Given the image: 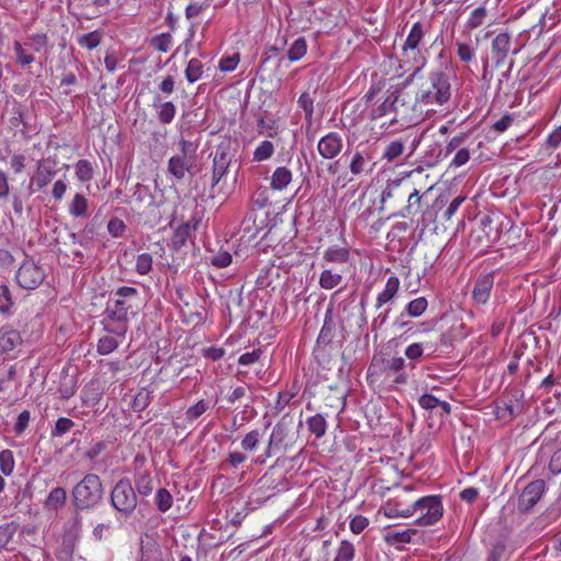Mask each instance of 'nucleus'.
Instances as JSON below:
<instances>
[{"label": "nucleus", "instance_id": "nucleus-1", "mask_svg": "<svg viewBox=\"0 0 561 561\" xmlns=\"http://www.w3.org/2000/svg\"><path fill=\"white\" fill-rule=\"evenodd\" d=\"M72 505L77 511L94 510L103 503L104 486L95 473H87L71 491Z\"/></svg>", "mask_w": 561, "mask_h": 561}, {"label": "nucleus", "instance_id": "nucleus-2", "mask_svg": "<svg viewBox=\"0 0 561 561\" xmlns=\"http://www.w3.org/2000/svg\"><path fill=\"white\" fill-rule=\"evenodd\" d=\"M415 512H420V516L415 520V524L421 526H431L436 524L443 517V503L442 496L439 495H428L419 499L414 502L412 506L407 508H399V505L396 504L393 507L389 508L388 516H400V517H410Z\"/></svg>", "mask_w": 561, "mask_h": 561}, {"label": "nucleus", "instance_id": "nucleus-3", "mask_svg": "<svg viewBox=\"0 0 561 561\" xmlns=\"http://www.w3.org/2000/svg\"><path fill=\"white\" fill-rule=\"evenodd\" d=\"M450 99L448 75L442 70L428 73L427 82L416 92L415 103L443 105Z\"/></svg>", "mask_w": 561, "mask_h": 561}, {"label": "nucleus", "instance_id": "nucleus-4", "mask_svg": "<svg viewBox=\"0 0 561 561\" xmlns=\"http://www.w3.org/2000/svg\"><path fill=\"white\" fill-rule=\"evenodd\" d=\"M113 297L108 300L105 314L112 320H119L123 317L128 318L129 310L137 307L138 290L135 287L123 286L112 293Z\"/></svg>", "mask_w": 561, "mask_h": 561}, {"label": "nucleus", "instance_id": "nucleus-5", "mask_svg": "<svg viewBox=\"0 0 561 561\" xmlns=\"http://www.w3.org/2000/svg\"><path fill=\"white\" fill-rule=\"evenodd\" d=\"M137 494L128 479L118 480L111 492L112 507L125 517H129L137 507Z\"/></svg>", "mask_w": 561, "mask_h": 561}, {"label": "nucleus", "instance_id": "nucleus-6", "mask_svg": "<svg viewBox=\"0 0 561 561\" xmlns=\"http://www.w3.org/2000/svg\"><path fill=\"white\" fill-rule=\"evenodd\" d=\"M293 425V417L285 414L272 430L265 455L270 457L274 451L287 446L286 439Z\"/></svg>", "mask_w": 561, "mask_h": 561}, {"label": "nucleus", "instance_id": "nucleus-7", "mask_svg": "<svg viewBox=\"0 0 561 561\" xmlns=\"http://www.w3.org/2000/svg\"><path fill=\"white\" fill-rule=\"evenodd\" d=\"M546 482L538 479L528 483L518 496L517 508L520 513H528L546 492Z\"/></svg>", "mask_w": 561, "mask_h": 561}, {"label": "nucleus", "instance_id": "nucleus-8", "mask_svg": "<svg viewBox=\"0 0 561 561\" xmlns=\"http://www.w3.org/2000/svg\"><path fill=\"white\" fill-rule=\"evenodd\" d=\"M43 270L32 261L24 262L16 272L18 284L25 289H35L44 280Z\"/></svg>", "mask_w": 561, "mask_h": 561}, {"label": "nucleus", "instance_id": "nucleus-9", "mask_svg": "<svg viewBox=\"0 0 561 561\" xmlns=\"http://www.w3.org/2000/svg\"><path fill=\"white\" fill-rule=\"evenodd\" d=\"M319 154L325 160L336 158L343 149L342 136L336 131H330L318 141Z\"/></svg>", "mask_w": 561, "mask_h": 561}, {"label": "nucleus", "instance_id": "nucleus-10", "mask_svg": "<svg viewBox=\"0 0 561 561\" xmlns=\"http://www.w3.org/2000/svg\"><path fill=\"white\" fill-rule=\"evenodd\" d=\"M494 285V274L484 273L480 274L474 282L472 289V299L479 304L484 305L490 298L491 290Z\"/></svg>", "mask_w": 561, "mask_h": 561}, {"label": "nucleus", "instance_id": "nucleus-11", "mask_svg": "<svg viewBox=\"0 0 561 561\" xmlns=\"http://www.w3.org/2000/svg\"><path fill=\"white\" fill-rule=\"evenodd\" d=\"M232 157L226 147L220 145L214 156L213 160V186L218 184V182L225 176L227 173L229 165L231 163Z\"/></svg>", "mask_w": 561, "mask_h": 561}, {"label": "nucleus", "instance_id": "nucleus-12", "mask_svg": "<svg viewBox=\"0 0 561 561\" xmlns=\"http://www.w3.org/2000/svg\"><path fill=\"white\" fill-rule=\"evenodd\" d=\"M427 306H428V304H427V300L425 297H419V298L411 300L407 305L404 311L401 312L399 314V317L396 319V321L393 322V325L398 327L400 329L404 328L409 323L405 320L407 316L417 318L425 312Z\"/></svg>", "mask_w": 561, "mask_h": 561}, {"label": "nucleus", "instance_id": "nucleus-13", "mask_svg": "<svg viewBox=\"0 0 561 561\" xmlns=\"http://www.w3.org/2000/svg\"><path fill=\"white\" fill-rule=\"evenodd\" d=\"M511 48V36L507 33L497 34L491 45L495 67H500L506 59Z\"/></svg>", "mask_w": 561, "mask_h": 561}, {"label": "nucleus", "instance_id": "nucleus-14", "mask_svg": "<svg viewBox=\"0 0 561 561\" xmlns=\"http://www.w3.org/2000/svg\"><path fill=\"white\" fill-rule=\"evenodd\" d=\"M56 174L54 170V164L48 161H38L37 169L35 175L32 178L30 183V190L33 192V186L35 185L37 190L44 188Z\"/></svg>", "mask_w": 561, "mask_h": 561}, {"label": "nucleus", "instance_id": "nucleus-15", "mask_svg": "<svg viewBox=\"0 0 561 561\" xmlns=\"http://www.w3.org/2000/svg\"><path fill=\"white\" fill-rule=\"evenodd\" d=\"M152 106L156 108L157 118L163 125H169L173 122L176 114V106L173 102H161L160 95H156Z\"/></svg>", "mask_w": 561, "mask_h": 561}, {"label": "nucleus", "instance_id": "nucleus-16", "mask_svg": "<svg viewBox=\"0 0 561 561\" xmlns=\"http://www.w3.org/2000/svg\"><path fill=\"white\" fill-rule=\"evenodd\" d=\"M193 160L182 157V156H173L168 161V171L171 173L176 180H183L186 172H191L193 165Z\"/></svg>", "mask_w": 561, "mask_h": 561}, {"label": "nucleus", "instance_id": "nucleus-17", "mask_svg": "<svg viewBox=\"0 0 561 561\" xmlns=\"http://www.w3.org/2000/svg\"><path fill=\"white\" fill-rule=\"evenodd\" d=\"M139 561H163L161 548L153 538L141 539Z\"/></svg>", "mask_w": 561, "mask_h": 561}, {"label": "nucleus", "instance_id": "nucleus-18", "mask_svg": "<svg viewBox=\"0 0 561 561\" xmlns=\"http://www.w3.org/2000/svg\"><path fill=\"white\" fill-rule=\"evenodd\" d=\"M399 104L403 106L405 102L400 100L399 93L394 91L377 108L371 112V119H377L391 112L398 113Z\"/></svg>", "mask_w": 561, "mask_h": 561}, {"label": "nucleus", "instance_id": "nucleus-19", "mask_svg": "<svg viewBox=\"0 0 561 561\" xmlns=\"http://www.w3.org/2000/svg\"><path fill=\"white\" fill-rule=\"evenodd\" d=\"M22 339L16 330L2 328L0 330V353L5 354L13 351Z\"/></svg>", "mask_w": 561, "mask_h": 561}, {"label": "nucleus", "instance_id": "nucleus-20", "mask_svg": "<svg viewBox=\"0 0 561 561\" xmlns=\"http://www.w3.org/2000/svg\"><path fill=\"white\" fill-rule=\"evenodd\" d=\"M198 221H187L180 225L173 233L172 247L175 250L181 249L190 238L192 231L196 230Z\"/></svg>", "mask_w": 561, "mask_h": 561}, {"label": "nucleus", "instance_id": "nucleus-21", "mask_svg": "<svg viewBox=\"0 0 561 561\" xmlns=\"http://www.w3.org/2000/svg\"><path fill=\"white\" fill-rule=\"evenodd\" d=\"M399 278L397 276H390L387 279L385 289L377 297L376 307L380 308L382 305L392 300L399 290Z\"/></svg>", "mask_w": 561, "mask_h": 561}, {"label": "nucleus", "instance_id": "nucleus-22", "mask_svg": "<svg viewBox=\"0 0 561 561\" xmlns=\"http://www.w3.org/2000/svg\"><path fill=\"white\" fill-rule=\"evenodd\" d=\"M422 210V196L420 195L419 190L414 188L413 192L409 194L408 205L398 213V216L402 218L413 217L421 213Z\"/></svg>", "mask_w": 561, "mask_h": 561}, {"label": "nucleus", "instance_id": "nucleus-23", "mask_svg": "<svg viewBox=\"0 0 561 561\" xmlns=\"http://www.w3.org/2000/svg\"><path fill=\"white\" fill-rule=\"evenodd\" d=\"M293 173L286 167H278L271 178V188L282 191L291 182Z\"/></svg>", "mask_w": 561, "mask_h": 561}, {"label": "nucleus", "instance_id": "nucleus-24", "mask_svg": "<svg viewBox=\"0 0 561 561\" xmlns=\"http://www.w3.org/2000/svg\"><path fill=\"white\" fill-rule=\"evenodd\" d=\"M334 321L332 318V310L328 309L324 316V322L318 336V344L328 345L333 339Z\"/></svg>", "mask_w": 561, "mask_h": 561}, {"label": "nucleus", "instance_id": "nucleus-25", "mask_svg": "<svg viewBox=\"0 0 561 561\" xmlns=\"http://www.w3.org/2000/svg\"><path fill=\"white\" fill-rule=\"evenodd\" d=\"M135 488L139 495L148 496L153 490V478L148 471L135 476Z\"/></svg>", "mask_w": 561, "mask_h": 561}, {"label": "nucleus", "instance_id": "nucleus-26", "mask_svg": "<svg viewBox=\"0 0 561 561\" xmlns=\"http://www.w3.org/2000/svg\"><path fill=\"white\" fill-rule=\"evenodd\" d=\"M416 534L413 528H408L401 531L388 530L385 534V540L389 545L408 543L411 542L412 537Z\"/></svg>", "mask_w": 561, "mask_h": 561}, {"label": "nucleus", "instance_id": "nucleus-27", "mask_svg": "<svg viewBox=\"0 0 561 561\" xmlns=\"http://www.w3.org/2000/svg\"><path fill=\"white\" fill-rule=\"evenodd\" d=\"M67 493L66 490L61 486L54 488L46 501L45 507L48 510L57 511L59 507L64 506L66 503Z\"/></svg>", "mask_w": 561, "mask_h": 561}, {"label": "nucleus", "instance_id": "nucleus-28", "mask_svg": "<svg viewBox=\"0 0 561 561\" xmlns=\"http://www.w3.org/2000/svg\"><path fill=\"white\" fill-rule=\"evenodd\" d=\"M370 156L360 150H356L350 162V171L353 175H360L366 170V165Z\"/></svg>", "mask_w": 561, "mask_h": 561}, {"label": "nucleus", "instance_id": "nucleus-29", "mask_svg": "<svg viewBox=\"0 0 561 561\" xmlns=\"http://www.w3.org/2000/svg\"><path fill=\"white\" fill-rule=\"evenodd\" d=\"M343 276L340 273L333 272L330 268L323 270L320 278L319 285L323 289H333L342 283Z\"/></svg>", "mask_w": 561, "mask_h": 561}, {"label": "nucleus", "instance_id": "nucleus-30", "mask_svg": "<svg viewBox=\"0 0 561 561\" xmlns=\"http://www.w3.org/2000/svg\"><path fill=\"white\" fill-rule=\"evenodd\" d=\"M102 38H103V31L95 30L93 32L82 34L81 36H79L78 44L81 47H84V48L91 50V49L96 48L101 44Z\"/></svg>", "mask_w": 561, "mask_h": 561}, {"label": "nucleus", "instance_id": "nucleus-31", "mask_svg": "<svg viewBox=\"0 0 561 561\" xmlns=\"http://www.w3.org/2000/svg\"><path fill=\"white\" fill-rule=\"evenodd\" d=\"M185 78L190 83L199 80L204 73V66L197 58H192L185 68Z\"/></svg>", "mask_w": 561, "mask_h": 561}, {"label": "nucleus", "instance_id": "nucleus-32", "mask_svg": "<svg viewBox=\"0 0 561 561\" xmlns=\"http://www.w3.org/2000/svg\"><path fill=\"white\" fill-rule=\"evenodd\" d=\"M308 430L317 437L321 438L327 432V421L322 414H316L307 420Z\"/></svg>", "mask_w": 561, "mask_h": 561}, {"label": "nucleus", "instance_id": "nucleus-33", "mask_svg": "<svg viewBox=\"0 0 561 561\" xmlns=\"http://www.w3.org/2000/svg\"><path fill=\"white\" fill-rule=\"evenodd\" d=\"M323 259L331 263H346L350 251L346 248H329L324 251Z\"/></svg>", "mask_w": 561, "mask_h": 561}, {"label": "nucleus", "instance_id": "nucleus-34", "mask_svg": "<svg viewBox=\"0 0 561 561\" xmlns=\"http://www.w3.org/2000/svg\"><path fill=\"white\" fill-rule=\"evenodd\" d=\"M154 504L159 512L165 513L171 508L173 504V496L167 489L160 488L156 493Z\"/></svg>", "mask_w": 561, "mask_h": 561}, {"label": "nucleus", "instance_id": "nucleus-35", "mask_svg": "<svg viewBox=\"0 0 561 561\" xmlns=\"http://www.w3.org/2000/svg\"><path fill=\"white\" fill-rule=\"evenodd\" d=\"M127 320L128 318H122L119 320H112L110 318L104 319V329L114 335L124 336L127 332Z\"/></svg>", "mask_w": 561, "mask_h": 561}, {"label": "nucleus", "instance_id": "nucleus-36", "mask_svg": "<svg viewBox=\"0 0 561 561\" xmlns=\"http://www.w3.org/2000/svg\"><path fill=\"white\" fill-rule=\"evenodd\" d=\"M423 35H424V33H423L421 23L417 22V23L413 24V26L404 42L403 50L415 49L419 46Z\"/></svg>", "mask_w": 561, "mask_h": 561}, {"label": "nucleus", "instance_id": "nucleus-37", "mask_svg": "<svg viewBox=\"0 0 561 561\" xmlns=\"http://www.w3.org/2000/svg\"><path fill=\"white\" fill-rule=\"evenodd\" d=\"M69 211L75 217H85L88 214V201L82 194H76L69 205Z\"/></svg>", "mask_w": 561, "mask_h": 561}, {"label": "nucleus", "instance_id": "nucleus-38", "mask_svg": "<svg viewBox=\"0 0 561 561\" xmlns=\"http://www.w3.org/2000/svg\"><path fill=\"white\" fill-rule=\"evenodd\" d=\"M307 51V43L304 37H298L289 47L287 51V58L290 61H297L301 59Z\"/></svg>", "mask_w": 561, "mask_h": 561}, {"label": "nucleus", "instance_id": "nucleus-39", "mask_svg": "<svg viewBox=\"0 0 561 561\" xmlns=\"http://www.w3.org/2000/svg\"><path fill=\"white\" fill-rule=\"evenodd\" d=\"M404 151V142L401 139L391 141L383 150L382 159L393 161Z\"/></svg>", "mask_w": 561, "mask_h": 561}, {"label": "nucleus", "instance_id": "nucleus-40", "mask_svg": "<svg viewBox=\"0 0 561 561\" xmlns=\"http://www.w3.org/2000/svg\"><path fill=\"white\" fill-rule=\"evenodd\" d=\"M355 556L354 545L347 540H343L336 551L333 561H352Z\"/></svg>", "mask_w": 561, "mask_h": 561}, {"label": "nucleus", "instance_id": "nucleus-41", "mask_svg": "<svg viewBox=\"0 0 561 561\" xmlns=\"http://www.w3.org/2000/svg\"><path fill=\"white\" fill-rule=\"evenodd\" d=\"M274 152V145L270 140H264L254 150L253 160L261 162L272 157Z\"/></svg>", "mask_w": 561, "mask_h": 561}, {"label": "nucleus", "instance_id": "nucleus-42", "mask_svg": "<svg viewBox=\"0 0 561 561\" xmlns=\"http://www.w3.org/2000/svg\"><path fill=\"white\" fill-rule=\"evenodd\" d=\"M486 15L488 11L484 7L474 9L467 21V27L470 30L478 28L484 23Z\"/></svg>", "mask_w": 561, "mask_h": 561}, {"label": "nucleus", "instance_id": "nucleus-43", "mask_svg": "<svg viewBox=\"0 0 561 561\" xmlns=\"http://www.w3.org/2000/svg\"><path fill=\"white\" fill-rule=\"evenodd\" d=\"M76 175L81 182H88L93 178V168L88 160H79L76 164Z\"/></svg>", "mask_w": 561, "mask_h": 561}, {"label": "nucleus", "instance_id": "nucleus-44", "mask_svg": "<svg viewBox=\"0 0 561 561\" xmlns=\"http://www.w3.org/2000/svg\"><path fill=\"white\" fill-rule=\"evenodd\" d=\"M197 148H198V145L195 141L185 139L183 137L180 138V140H179V149L181 152L180 156H182V157H185V158H188V159L195 161Z\"/></svg>", "mask_w": 561, "mask_h": 561}, {"label": "nucleus", "instance_id": "nucleus-45", "mask_svg": "<svg viewBox=\"0 0 561 561\" xmlns=\"http://www.w3.org/2000/svg\"><path fill=\"white\" fill-rule=\"evenodd\" d=\"M12 306L13 300L8 285L0 283V313H8Z\"/></svg>", "mask_w": 561, "mask_h": 561}, {"label": "nucleus", "instance_id": "nucleus-46", "mask_svg": "<svg viewBox=\"0 0 561 561\" xmlns=\"http://www.w3.org/2000/svg\"><path fill=\"white\" fill-rule=\"evenodd\" d=\"M14 469V457L13 453L9 449H4L0 453V470L3 474L10 476Z\"/></svg>", "mask_w": 561, "mask_h": 561}, {"label": "nucleus", "instance_id": "nucleus-47", "mask_svg": "<svg viewBox=\"0 0 561 561\" xmlns=\"http://www.w3.org/2000/svg\"><path fill=\"white\" fill-rule=\"evenodd\" d=\"M172 43V36L169 33H162L151 38L150 44L157 50L167 53L170 49Z\"/></svg>", "mask_w": 561, "mask_h": 561}, {"label": "nucleus", "instance_id": "nucleus-48", "mask_svg": "<svg viewBox=\"0 0 561 561\" xmlns=\"http://www.w3.org/2000/svg\"><path fill=\"white\" fill-rule=\"evenodd\" d=\"M13 50L16 55V62L22 67L28 66L35 60L34 56L26 53L22 44L18 41L13 44Z\"/></svg>", "mask_w": 561, "mask_h": 561}, {"label": "nucleus", "instance_id": "nucleus-49", "mask_svg": "<svg viewBox=\"0 0 561 561\" xmlns=\"http://www.w3.org/2000/svg\"><path fill=\"white\" fill-rule=\"evenodd\" d=\"M262 435L257 430L249 432L241 442V447L245 451H253L256 449Z\"/></svg>", "mask_w": 561, "mask_h": 561}, {"label": "nucleus", "instance_id": "nucleus-50", "mask_svg": "<svg viewBox=\"0 0 561 561\" xmlns=\"http://www.w3.org/2000/svg\"><path fill=\"white\" fill-rule=\"evenodd\" d=\"M75 426V422L68 417H59L51 430L53 437H60Z\"/></svg>", "mask_w": 561, "mask_h": 561}, {"label": "nucleus", "instance_id": "nucleus-51", "mask_svg": "<svg viewBox=\"0 0 561 561\" xmlns=\"http://www.w3.org/2000/svg\"><path fill=\"white\" fill-rule=\"evenodd\" d=\"M313 99L307 92H304L298 99V104L305 112V121L309 124L313 115Z\"/></svg>", "mask_w": 561, "mask_h": 561}, {"label": "nucleus", "instance_id": "nucleus-52", "mask_svg": "<svg viewBox=\"0 0 561 561\" xmlns=\"http://www.w3.org/2000/svg\"><path fill=\"white\" fill-rule=\"evenodd\" d=\"M118 347V342L113 336H103L99 340L98 352L101 355H107Z\"/></svg>", "mask_w": 561, "mask_h": 561}, {"label": "nucleus", "instance_id": "nucleus-53", "mask_svg": "<svg viewBox=\"0 0 561 561\" xmlns=\"http://www.w3.org/2000/svg\"><path fill=\"white\" fill-rule=\"evenodd\" d=\"M457 48V56L459 59L463 62H470L473 60L476 56V49L471 47L469 44L457 42L456 43Z\"/></svg>", "mask_w": 561, "mask_h": 561}, {"label": "nucleus", "instance_id": "nucleus-54", "mask_svg": "<svg viewBox=\"0 0 561 561\" xmlns=\"http://www.w3.org/2000/svg\"><path fill=\"white\" fill-rule=\"evenodd\" d=\"M150 403V393L148 391L141 390L139 391L131 403V409L135 412L144 411Z\"/></svg>", "mask_w": 561, "mask_h": 561}, {"label": "nucleus", "instance_id": "nucleus-55", "mask_svg": "<svg viewBox=\"0 0 561 561\" xmlns=\"http://www.w3.org/2000/svg\"><path fill=\"white\" fill-rule=\"evenodd\" d=\"M152 268V256L149 253L139 254L136 262L137 273L145 275Z\"/></svg>", "mask_w": 561, "mask_h": 561}, {"label": "nucleus", "instance_id": "nucleus-56", "mask_svg": "<svg viewBox=\"0 0 561 561\" xmlns=\"http://www.w3.org/2000/svg\"><path fill=\"white\" fill-rule=\"evenodd\" d=\"M208 409V404L205 400H199L194 405L190 407L186 411V419L190 421H194L198 419L202 414H204Z\"/></svg>", "mask_w": 561, "mask_h": 561}, {"label": "nucleus", "instance_id": "nucleus-57", "mask_svg": "<svg viewBox=\"0 0 561 561\" xmlns=\"http://www.w3.org/2000/svg\"><path fill=\"white\" fill-rule=\"evenodd\" d=\"M108 233L114 238H119L126 230L124 221L117 217H113L107 224Z\"/></svg>", "mask_w": 561, "mask_h": 561}, {"label": "nucleus", "instance_id": "nucleus-58", "mask_svg": "<svg viewBox=\"0 0 561 561\" xmlns=\"http://www.w3.org/2000/svg\"><path fill=\"white\" fill-rule=\"evenodd\" d=\"M405 367V362L402 357H393L383 362V369L388 373H399Z\"/></svg>", "mask_w": 561, "mask_h": 561}, {"label": "nucleus", "instance_id": "nucleus-59", "mask_svg": "<svg viewBox=\"0 0 561 561\" xmlns=\"http://www.w3.org/2000/svg\"><path fill=\"white\" fill-rule=\"evenodd\" d=\"M239 60V54H233L232 56L225 57L219 61V69L225 72L232 71L237 68Z\"/></svg>", "mask_w": 561, "mask_h": 561}, {"label": "nucleus", "instance_id": "nucleus-60", "mask_svg": "<svg viewBox=\"0 0 561 561\" xmlns=\"http://www.w3.org/2000/svg\"><path fill=\"white\" fill-rule=\"evenodd\" d=\"M30 419H31V413L27 410L21 412L18 415V419H16V422L14 425L15 434L21 435L26 430Z\"/></svg>", "mask_w": 561, "mask_h": 561}, {"label": "nucleus", "instance_id": "nucleus-61", "mask_svg": "<svg viewBox=\"0 0 561 561\" xmlns=\"http://www.w3.org/2000/svg\"><path fill=\"white\" fill-rule=\"evenodd\" d=\"M368 526V519L363 515H356L351 519L350 528L351 530L358 535Z\"/></svg>", "mask_w": 561, "mask_h": 561}, {"label": "nucleus", "instance_id": "nucleus-62", "mask_svg": "<svg viewBox=\"0 0 561 561\" xmlns=\"http://www.w3.org/2000/svg\"><path fill=\"white\" fill-rule=\"evenodd\" d=\"M232 256L228 252H219L211 257V264L216 267L222 268L231 264Z\"/></svg>", "mask_w": 561, "mask_h": 561}, {"label": "nucleus", "instance_id": "nucleus-63", "mask_svg": "<svg viewBox=\"0 0 561 561\" xmlns=\"http://www.w3.org/2000/svg\"><path fill=\"white\" fill-rule=\"evenodd\" d=\"M261 355H262V351L260 348H257L252 352L242 354L239 357L238 363L243 366L252 365L260 359Z\"/></svg>", "mask_w": 561, "mask_h": 561}, {"label": "nucleus", "instance_id": "nucleus-64", "mask_svg": "<svg viewBox=\"0 0 561 561\" xmlns=\"http://www.w3.org/2000/svg\"><path fill=\"white\" fill-rule=\"evenodd\" d=\"M439 403L440 400L430 393H424L419 399V404L425 410H433L438 407Z\"/></svg>", "mask_w": 561, "mask_h": 561}]
</instances>
